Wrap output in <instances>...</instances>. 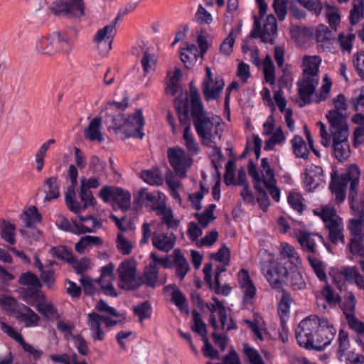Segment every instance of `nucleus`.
I'll use <instances>...</instances> for the list:
<instances>
[{
	"instance_id": "1",
	"label": "nucleus",
	"mask_w": 364,
	"mask_h": 364,
	"mask_svg": "<svg viewBox=\"0 0 364 364\" xmlns=\"http://www.w3.org/2000/svg\"><path fill=\"white\" fill-rule=\"evenodd\" d=\"M321 60L318 55H305L301 65L302 73L301 79L297 82L298 98L297 105L303 107L311 104L315 97V90L319 82V65Z\"/></svg>"
},
{
	"instance_id": "2",
	"label": "nucleus",
	"mask_w": 364,
	"mask_h": 364,
	"mask_svg": "<svg viewBox=\"0 0 364 364\" xmlns=\"http://www.w3.org/2000/svg\"><path fill=\"white\" fill-rule=\"evenodd\" d=\"M193 124L204 146L216 147L221 139L224 124L219 116L208 113L205 109L191 114Z\"/></svg>"
},
{
	"instance_id": "3",
	"label": "nucleus",
	"mask_w": 364,
	"mask_h": 364,
	"mask_svg": "<svg viewBox=\"0 0 364 364\" xmlns=\"http://www.w3.org/2000/svg\"><path fill=\"white\" fill-rule=\"evenodd\" d=\"M114 264L109 263L101 269V275L93 279L87 275H82L80 279L84 292L87 296L100 294L102 291L106 296L117 297V293L113 285L114 279Z\"/></svg>"
},
{
	"instance_id": "4",
	"label": "nucleus",
	"mask_w": 364,
	"mask_h": 364,
	"mask_svg": "<svg viewBox=\"0 0 364 364\" xmlns=\"http://www.w3.org/2000/svg\"><path fill=\"white\" fill-rule=\"evenodd\" d=\"M35 48L41 55L53 56L60 53H70L73 48V41L66 32L57 31L38 38Z\"/></svg>"
},
{
	"instance_id": "5",
	"label": "nucleus",
	"mask_w": 364,
	"mask_h": 364,
	"mask_svg": "<svg viewBox=\"0 0 364 364\" xmlns=\"http://www.w3.org/2000/svg\"><path fill=\"white\" fill-rule=\"evenodd\" d=\"M360 171L356 165H352L348 171L337 178H332L330 184L331 192L335 195L336 201L340 204L346 197V189L349 185L348 201L354 199L357 194V187L359 183Z\"/></svg>"
},
{
	"instance_id": "6",
	"label": "nucleus",
	"mask_w": 364,
	"mask_h": 364,
	"mask_svg": "<svg viewBox=\"0 0 364 364\" xmlns=\"http://www.w3.org/2000/svg\"><path fill=\"white\" fill-rule=\"evenodd\" d=\"M144 124V120L141 109H136L135 112L127 117L124 114H118L112 119V128L116 134H123L125 138L138 137L142 139L144 134L141 132Z\"/></svg>"
},
{
	"instance_id": "7",
	"label": "nucleus",
	"mask_w": 364,
	"mask_h": 364,
	"mask_svg": "<svg viewBox=\"0 0 364 364\" xmlns=\"http://www.w3.org/2000/svg\"><path fill=\"white\" fill-rule=\"evenodd\" d=\"M314 213L324 222L325 227L328 231L329 240L334 245L339 242L344 245L346 241L343 220L337 215L334 208L326 205L314 210Z\"/></svg>"
},
{
	"instance_id": "8",
	"label": "nucleus",
	"mask_w": 364,
	"mask_h": 364,
	"mask_svg": "<svg viewBox=\"0 0 364 364\" xmlns=\"http://www.w3.org/2000/svg\"><path fill=\"white\" fill-rule=\"evenodd\" d=\"M320 321L321 318L318 316L311 315L297 325V343L300 346L308 350L312 348L313 340L319 327Z\"/></svg>"
},
{
	"instance_id": "9",
	"label": "nucleus",
	"mask_w": 364,
	"mask_h": 364,
	"mask_svg": "<svg viewBox=\"0 0 364 364\" xmlns=\"http://www.w3.org/2000/svg\"><path fill=\"white\" fill-rule=\"evenodd\" d=\"M347 229L350 234L348 247L353 255L364 257V219L348 220Z\"/></svg>"
},
{
	"instance_id": "10",
	"label": "nucleus",
	"mask_w": 364,
	"mask_h": 364,
	"mask_svg": "<svg viewBox=\"0 0 364 364\" xmlns=\"http://www.w3.org/2000/svg\"><path fill=\"white\" fill-rule=\"evenodd\" d=\"M277 23L275 17L268 15L264 22L262 28L259 20L254 16V26L250 33L252 38H260L264 43L274 44L277 36Z\"/></svg>"
},
{
	"instance_id": "11",
	"label": "nucleus",
	"mask_w": 364,
	"mask_h": 364,
	"mask_svg": "<svg viewBox=\"0 0 364 364\" xmlns=\"http://www.w3.org/2000/svg\"><path fill=\"white\" fill-rule=\"evenodd\" d=\"M119 279V287L127 291H133L140 287L139 277L136 275V264L134 261L126 259L117 268Z\"/></svg>"
},
{
	"instance_id": "12",
	"label": "nucleus",
	"mask_w": 364,
	"mask_h": 364,
	"mask_svg": "<svg viewBox=\"0 0 364 364\" xmlns=\"http://www.w3.org/2000/svg\"><path fill=\"white\" fill-rule=\"evenodd\" d=\"M50 10L57 16L80 18L85 15V4L83 0H56Z\"/></svg>"
},
{
	"instance_id": "13",
	"label": "nucleus",
	"mask_w": 364,
	"mask_h": 364,
	"mask_svg": "<svg viewBox=\"0 0 364 364\" xmlns=\"http://www.w3.org/2000/svg\"><path fill=\"white\" fill-rule=\"evenodd\" d=\"M119 317H122V319H114L110 317H107L103 315H100L96 312H92L87 315V324L90 330V336L92 339L96 341H102L105 337V333L101 328L102 322L105 323L107 327H112L119 323H122L125 320L124 315H120Z\"/></svg>"
},
{
	"instance_id": "14",
	"label": "nucleus",
	"mask_w": 364,
	"mask_h": 364,
	"mask_svg": "<svg viewBox=\"0 0 364 364\" xmlns=\"http://www.w3.org/2000/svg\"><path fill=\"white\" fill-rule=\"evenodd\" d=\"M330 131L332 136L331 145L333 148L336 158L340 161L347 159L350 154L348 140L349 135L348 127H330Z\"/></svg>"
},
{
	"instance_id": "15",
	"label": "nucleus",
	"mask_w": 364,
	"mask_h": 364,
	"mask_svg": "<svg viewBox=\"0 0 364 364\" xmlns=\"http://www.w3.org/2000/svg\"><path fill=\"white\" fill-rule=\"evenodd\" d=\"M167 157L176 176L185 178L187 170L192 164V159L189 154L183 148L175 146L168 149Z\"/></svg>"
},
{
	"instance_id": "16",
	"label": "nucleus",
	"mask_w": 364,
	"mask_h": 364,
	"mask_svg": "<svg viewBox=\"0 0 364 364\" xmlns=\"http://www.w3.org/2000/svg\"><path fill=\"white\" fill-rule=\"evenodd\" d=\"M105 177L99 175H93L90 178L81 177L80 186L78 191V195L82 203H84V208L94 205L96 203L95 198L93 196L90 189L99 188Z\"/></svg>"
},
{
	"instance_id": "17",
	"label": "nucleus",
	"mask_w": 364,
	"mask_h": 364,
	"mask_svg": "<svg viewBox=\"0 0 364 364\" xmlns=\"http://www.w3.org/2000/svg\"><path fill=\"white\" fill-rule=\"evenodd\" d=\"M336 333V330L334 326L326 318H321L311 350H323L334 339Z\"/></svg>"
},
{
	"instance_id": "18",
	"label": "nucleus",
	"mask_w": 364,
	"mask_h": 364,
	"mask_svg": "<svg viewBox=\"0 0 364 364\" xmlns=\"http://www.w3.org/2000/svg\"><path fill=\"white\" fill-rule=\"evenodd\" d=\"M288 266L276 262L263 264L262 272L273 288H280L288 274Z\"/></svg>"
},
{
	"instance_id": "19",
	"label": "nucleus",
	"mask_w": 364,
	"mask_h": 364,
	"mask_svg": "<svg viewBox=\"0 0 364 364\" xmlns=\"http://www.w3.org/2000/svg\"><path fill=\"white\" fill-rule=\"evenodd\" d=\"M206 77L203 82V94L206 101L218 100L220 96V92L225 86L223 79L217 76L213 77V73L209 67H206Z\"/></svg>"
},
{
	"instance_id": "20",
	"label": "nucleus",
	"mask_w": 364,
	"mask_h": 364,
	"mask_svg": "<svg viewBox=\"0 0 364 364\" xmlns=\"http://www.w3.org/2000/svg\"><path fill=\"white\" fill-rule=\"evenodd\" d=\"M176 240L173 232H164V224H158L154 230L152 237V245L158 250L168 252L173 249Z\"/></svg>"
},
{
	"instance_id": "21",
	"label": "nucleus",
	"mask_w": 364,
	"mask_h": 364,
	"mask_svg": "<svg viewBox=\"0 0 364 364\" xmlns=\"http://www.w3.org/2000/svg\"><path fill=\"white\" fill-rule=\"evenodd\" d=\"M333 105L334 109L329 111L326 114L330 127H348L346 117L343 113L347 108L345 96L343 94H339L333 99Z\"/></svg>"
},
{
	"instance_id": "22",
	"label": "nucleus",
	"mask_w": 364,
	"mask_h": 364,
	"mask_svg": "<svg viewBox=\"0 0 364 364\" xmlns=\"http://www.w3.org/2000/svg\"><path fill=\"white\" fill-rule=\"evenodd\" d=\"M323 171L321 166L311 165L306 168L302 183L306 191H312L325 182Z\"/></svg>"
},
{
	"instance_id": "23",
	"label": "nucleus",
	"mask_w": 364,
	"mask_h": 364,
	"mask_svg": "<svg viewBox=\"0 0 364 364\" xmlns=\"http://www.w3.org/2000/svg\"><path fill=\"white\" fill-rule=\"evenodd\" d=\"M114 33L115 24L112 22L97 31L94 42L97 44V48L102 54L111 50Z\"/></svg>"
},
{
	"instance_id": "24",
	"label": "nucleus",
	"mask_w": 364,
	"mask_h": 364,
	"mask_svg": "<svg viewBox=\"0 0 364 364\" xmlns=\"http://www.w3.org/2000/svg\"><path fill=\"white\" fill-rule=\"evenodd\" d=\"M298 242H299L304 251L314 255L316 254L317 252L316 249V242H325L323 236L306 230L300 232V235L298 238Z\"/></svg>"
},
{
	"instance_id": "25",
	"label": "nucleus",
	"mask_w": 364,
	"mask_h": 364,
	"mask_svg": "<svg viewBox=\"0 0 364 364\" xmlns=\"http://www.w3.org/2000/svg\"><path fill=\"white\" fill-rule=\"evenodd\" d=\"M102 119L100 117L93 118L89 123L88 127L85 130V134L87 139L91 141H97L101 143L104 141V137L101 132Z\"/></svg>"
},
{
	"instance_id": "26",
	"label": "nucleus",
	"mask_w": 364,
	"mask_h": 364,
	"mask_svg": "<svg viewBox=\"0 0 364 364\" xmlns=\"http://www.w3.org/2000/svg\"><path fill=\"white\" fill-rule=\"evenodd\" d=\"M156 210L157 214L161 215V222L159 224H164V229L166 227L171 232L178 228L180 225V220L174 218L173 212L167 209L165 205H159Z\"/></svg>"
},
{
	"instance_id": "27",
	"label": "nucleus",
	"mask_w": 364,
	"mask_h": 364,
	"mask_svg": "<svg viewBox=\"0 0 364 364\" xmlns=\"http://www.w3.org/2000/svg\"><path fill=\"white\" fill-rule=\"evenodd\" d=\"M200 56L198 47L193 44H188L181 52V59L185 67L191 69Z\"/></svg>"
},
{
	"instance_id": "28",
	"label": "nucleus",
	"mask_w": 364,
	"mask_h": 364,
	"mask_svg": "<svg viewBox=\"0 0 364 364\" xmlns=\"http://www.w3.org/2000/svg\"><path fill=\"white\" fill-rule=\"evenodd\" d=\"M103 243V240L98 236L87 235L82 237L75 244V249L79 254H85L93 246H100Z\"/></svg>"
},
{
	"instance_id": "29",
	"label": "nucleus",
	"mask_w": 364,
	"mask_h": 364,
	"mask_svg": "<svg viewBox=\"0 0 364 364\" xmlns=\"http://www.w3.org/2000/svg\"><path fill=\"white\" fill-rule=\"evenodd\" d=\"M17 318L21 321L24 322L26 327L36 326L38 324L39 316L28 306L23 305L16 312Z\"/></svg>"
},
{
	"instance_id": "30",
	"label": "nucleus",
	"mask_w": 364,
	"mask_h": 364,
	"mask_svg": "<svg viewBox=\"0 0 364 364\" xmlns=\"http://www.w3.org/2000/svg\"><path fill=\"white\" fill-rule=\"evenodd\" d=\"M165 290L172 289L171 301L181 311L186 314L189 313L188 306L186 304V298L183 292L175 284H170L164 288Z\"/></svg>"
},
{
	"instance_id": "31",
	"label": "nucleus",
	"mask_w": 364,
	"mask_h": 364,
	"mask_svg": "<svg viewBox=\"0 0 364 364\" xmlns=\"http://www.w3.org/2000/svg\"><path fill=\"white\" fill-rule=\"evenodd\" d=\"M173 257L176 274L182 280L190 269L189 264L178 249L174 250Z\"/></svg>"
},
{
	"instance_id": "32",
	"label": "nucleus",
	"mask_w": 364,
	"mask_h": 364,
	"mask_svg": "<svg viewBox=\"0 0 364 364\" xmlns=\"http://www.w3.org/2000/svg\"><path fill=\"white\" fill-rule=\"evenodd\" d=\"M140 287L143 284L155 288L158 282V269L156 264L150 263L142 276L139 277Z\"/></svg>"
},
{
	"instance_id": "33",
	"label": "nucleus",
	"mask_w": 364,
	"mask_h": 364,
	"mask_svg": "<svg viewBox=\"0 0 364 364\" xmlns=\"http://www.w3.org/2000/svg\"><path fill=\"white\" fill-rule=\"evenodd\" d=\"M24 227L31 228L41 222V215L35 206H31L24 210L20 216Z\"/></svg>"
},
{
	"instance_id": "34",
	"label": "nucleus",
	"mask_w": 364,
	"mask_h": 364,
	"mask_svg": "<svg viewBox=\"0 0 364 364\" xmlns=\"http://www.w3.org/2000/svg\"><path fill=\"white\" fill-rule=\"evenodd\" d=\"M36 307L37 311L48 318H53L57 315V311L51 303L46 301V297L44 294H41L37 298Z\"/></svg>"
},
{
	"instance_id": "35",
	"label": "nucleus",
	"mask_w": 364,
	"mask_h": 364,
	"mask_svg": "<svg viewBox=\"0 0 364 364\" xmlns=\"http://www.w3.org/2000/svg\"><path fill=\"white\" fill-rule=\"evenodd\" d=\"M65 203L68 209L75 214L80 213L81 211L85 210L87 208H84V203L81 205L76 200V193L73 187H68V191L65 193Z\"/></svg>"
},
{
	"instance_id": "36",
	"label": "nucleus",
	"mask_w": 364,
	"mask_h": 364,
	"mask_svg": "<svg viewBox=\"0 0 364 364\" xmlns=\"http://www.w3.org/2000/svg\"><path fill=\"white\" fill-rule=\"evenodd\" d=\"M113 203L118 205L122 210L127 211L131 207L130 193L122 188L117 187Z\"/></svg>"
},
{
	"instance_id": "37",
	"label": "nucleus",
	"mask_w": 364,
	"mask_h": 364,
	"mask_svg": "<svg viewBox=\"0 0 364 364\" xmlns=\"http://www.w3.org/2000/svg\"><path fill=\"white\" fill-rule=\"evenodd\" d=\"M216 208V205L210 204L205 208L202 213H196L193 215L198 220L199 224L203 228H207L208 225L215 220L213 211Z\"/></svg>"
},
{
	"instance_id": "38",
	"label": "nucleus",
	"mask_w": 364,
	"mask_h": 364,
	"mask_svg": "<svg viewBox=\"0 0 364 364\" xmlns=\"http://www.w3.org/2000/svg\"><path fill=\"white\" fill-rule=\"evenodd\" d=\"M338 341L339 346L336 351V356L340 361H343V358H347L346 352L350 347L348 333L343 329L340 330Z\"/></svg>"
},
{
	"instance_id": "39",
	"label": "nucleus",
	"mask_w": 364,
	"mask_h": 364,
	"mask_svg": "<svg viewBox=\"0 0 364 364\" xmlns=\"http://www.w3.org/2000/svg\"><path fill=\"white\" fill-rule=\"evenodd\" d=\"M39 289H40L35 287H22L19 289L18 292L21 298L26 304L34 306L38 301L37 298L41 295L38 294Z\"/></svg>"
},
{
	"instance_id": "40",
	"label": "nucleus",
	"mask_w": 364,
	"mask_h": 364,
	"mask_svg": "<svg viewBox=\"0 0 364 364\" xmlns=\"http://www.w3.org/2000/svg\"><path fill=\"white\" fill-rule=\"evenodd\" d=\"M183 138L188 151L192 154H198L199 146L196 142V139L191 131L190 124H188L183 129Z\"/></svg>"
},
{
	"instance_id": "41",
	"label": "nucleus",
	"mask_w": 364,
	"mask_h": 364,
	"mask_svg": "<svg viewBox=\"0 0 364 364\" xmlns=\"http://www.w3.org/2000/svg\"><path fill=\"white\" fill-rule=\"evenodd\" d=\"M192 318L193 321V325L191 326L192 331L199 334L203 338H205L208 333L207 327L200 314L196 310H193Z\"/></svg>"
},
{
	"instance_id": "42",
	"label": "nucleus",
	"mask_w": 364,
	"mask_h": 364,
	"mask_svg": "<svg viewBox=\"0 0 364 364\" xmlns=\"http://www.w3.org/2000/svg\"><path fill=\"white\" fill-rule=\"evenodd\" d=\"M15 225L5 220H0V235L6 242L15 243Z\"/></svg>"
},
{
	"instance_id": "43",
	"label": "nucleus",
	"mask_w": 364,
	"mask_h": 364,
	"mask_svg": "<svg viewBox=\"0 0 364 364\" xmlns=\"http://www.w3.org/2000/svg\"><path fill=\"white\" fill-rule=\"evenodd\" d=\"M141 178L150 185L159 186L163 183V178L159 168L144 171L141 173Z\"/></svg>"
},
{
	"instance_id": "44",
	"label": "nucleus",
	"mask_w": 364,
	"mask_h": 364,
	"mask_svg": "<svg viewBox=\"0 0 364 364\" xmlns=\"http://www.w3.org/2000/svg\"><path fill=\"white\" fill-rule=\"evenodd\" d=\"M55 140L50 139L44 142L36 151L35 155V159L36 163V169L38 171H41L44 166V157L46 156V153L49 149L50 146L55 144Z\"/></svg>"
},
{
	"instance_id": "45",
	"label": "nucleus",
	"mask_w": 364,
	"mask_h": 364,
	"mask_svg": "<svg viewBox=\"0 0 364 364\" xmlns=\"http://www.w3.org/2000/svg\"><path fill=\"white\" fill-rule=\"evenodd\" d=\"M89 171L93 175L106 176V163L97 156H92L89 160Z\"/></svg>"
},
{
	"instance_id": "46",
	"label": "nucleus",
	"mask_w": 364,
	"mask_h": 364,
	"mask_svg": "<svg viewBox=\"0 0 364 364\" xmlns=\"http://www.w3.org/2000/svg\"><path fill=\"white\" fill-rule=\"evenodd\" d=\"M46 184L48 186V190L46 191L45 201H50L53 199L58 198L60 196L58 178L53 176L50 177L46 179Z\"/></svg>"
},
{
	"instance_id": "47",
	"label": "nucleus",
	"mask_w": 364,
	"mask_h": 364,
	"mask_svg": "<svg viewBox=\"0 0 364 364\" xmlns=\"http://www.w3.org/2000/svg\"><path fill=\"white\" fill-rule=\"evenodd\" d=\"M181 76V70L178 68L175 69L173 73L171 75L168 73V81L167 82L166 92L171 95H175L181 90L179 80Z\"/></svg>"
},
{
	"instance_id": "48",
	"label": "nucleus",
	"mask_w": 364,
	"mask_h": 364,
	"mask_svg": "<svg viewBox=\"0 0 364 364\" xmlns=\"http://www.w3.org/2000/svg\"><path fill=\"white\" fill-rule=\"evenodd\" d=\"M364 18V0H354L353 9L350 11L349 18L352 25Z\"/></svg>"
},
{
	"instance_id": "49",
	"label": "nucleus",
	"mask_w": 364,
	"mask_h": 364,
	"mask_svg": "<svg viewBox=\"0 0 364 364\" xmlns=\"http://www.w3.org/2000/svg\"><path fill=\"white\" fill-rule=\"evenodd\" d=\"M333 38L332 31L327 26L324 24L318 26L316 31V39L318 43L328 44Z\"/></svg>"
},
{
	"instance_id": "50",
	"label": "nucleus",
	"mask_w": 364,
	"mask_h": 364,
	"mask_svg": "<svg viewBox=\"0 0 364 364\" xmlns=\"http://www.w3.org/2000/svg\"><path fill=\"white\" fill-rule=\"evenodd\" d=\"M356 299L352 291L348 292L346 297L341 304L346 318L349 316H354V311L355 308Z\"/></svg>"
},
{
	"instance_id": "51",
	"label": "nucleus",
	"mask_w": 364,
	"mask_h": 364,
	"mask_svg": "<svg viewBox=\"0 0 364 364\" xmlns=\"http://www.w3.org/2000/svg\"><path fill=\"white\" fill-rule=\"evenodd\" d=\"M19 283L28 287H35L41 289L42 287L41 282L36 274L27 272L21 274L19 277Z\"/></svg>"
},
{
	"instance_id": "52",
	"label": "nucleus",
	"mask_w": 364,
	"mask_h": 364,
	"mask_svg": "<svg viewBox=\"0 0 364 364\" xmlns=\"http://www.w3.org/2000/svg\"><path fill=\"white\" fill-rule=\"evenodd\" d=\"M50 253L54 257L64 260L69 263L73 259V252L71 249L65 246L54 247L50 250Z\"/></svg>"
},
{
	"instance_id": "53",
	"label": "nucleus",
	"mask_w": 364,
	"mask_h": 364,
	"mask_svg": "<svg viewBox=\"0 0 364 364\" xmlns=\"http://www.w3.org/2000/svg\"><path fill=\"white\" fill-rule=\"evenodd\" d=\"M332 85V82L329 80L327 76L323 77V84L322 85L319 93L317 94L315 92V97H313L311 103L316 102L319 103L326 100L330 92Z\"/></svg>"
},
{
	"instance_id": "54",
	"label": "nucleus",
	"mask_w": 364,
	"mask_h": 364,
	"mask_svg": "<svg viewBox=\"0 0 364 364\" xmlns=\"http://www.w3.org/2000/svg\"><path fill=\"white\" fill-rule=\"evenodd\" d=\"M295 255V249L292 245H289L288 243H282V250L280 251V255L282 259H287L289 262V269L290 270L294 269V259Z\"/></svg>"
},
{
	"instance_id": "55",
	"label": "nucleus",
	"mask_w": 364,
	"mask_h": 364,
	"mask_svg": "<svg viewBox=\"0 0 364 364\" xmlns=\"http://www.w3.org/2000/svg\"><path fill=\"white\" fill-rule=\"evenodd\" d=\"M308 260L318 278L321 281L325 282L327 277L323 267V263L316 257L311 255L308 256Z\"/></svg>"
},
{
	"instance_id": "56",
	"label": "nucleus",
	"mask_w": 364,
	"mask_h": 364,
	"mask_svg": "<svg viewBox=\"0 0 364 364\" xmlns=\"http://www.w3.org/2000/svg\"><path fill=\"white\" fill-rule=\"evenodd\" d=\"M326 8L328 11L326 16L330 27L331 29L336 30L341 22V16L334 6L326 4Z\"/></svg>"
},
{
	"instance_id": "57",
	"label": "nucleus",
	"mask_w": 364,
	"mask_h": 364,
	"mask_svg": "<svg viewBox=\"0 0 364 364\" xmlns=\"http://www.w3.org/2000/svg\"><path fill=\"white\" fill-rule=\"evenodd\" d=\"M350 103L356 112L364 110V87L354 92Z\"/></svg>"
},
{
	"instance_id": "58",
	"label": "nucleus",
	"mask_w": 364,
	"mask_h": 364,
	"mask_svg": "<svg viewBox=\"0 0 364 364\" xmlns=\"http://www.w3.org/2000/svg\"><path fill=\"white\" fill-rule=\"evenodd\" d=\"M0 328L6 333L9 336L12 338L18 343H19L22 348L25 346V342L22 335L18 333L14 328L6 323L5 322H0Z\"/></svg>"
},
{
	"instance_id": "59",
	"label": "nucleus",
	"mask_w": 364,
	"mask_h": 364,
	"mask_svg": "<svg viewBox=\"0 0 364 364\" xmlns=\"http://www.w3.org/2000/svg\"><path fill=\"white\" fill-rule=\"evenodd\" d=\"M134 314L139 318V321L142 322L144 319L148 318L151 314V305L148 301H144L137 305L134 309Z\"/></svg>"
},
{
	"instance_id": "60",
	"label": "nucleus",
	"mask_w": 364,
	"mask_h": 364,
	"mask_svg": "<svg viewBox=\"0 0 364 364\" xmlns=\"http://www.w3.org/2000/svg\"><path fill=\"white\" fill-rule=\"evenodd\" d=\"M69 264L73 265V269L77 274H80L82 276L84 275L83 273L90 268V262L87 257H83L81 259L77 260L75 259L73 256L72 262H70Z\"/></svg>"
},
{
	"instance_id": "61",
	"label": "nucleus",
	"mask_w": 364,
	"mask_h": 364,
	"mask_svg": "<svg viewBox=\"0 0 364 364\" xmlns=\"http://www.w3.org/2000/svg\"><path fill=\"white\" fill-rule=\"evenodd\" d=\"M117 191V187L114 186H105L102 188L100 191L98 193V196L105 202H114V196L116 195V191Z\"/></svg>"
},
{
	"instance_id": "62",
	"label": "nucleus",
	"mask_w": 364,
	"mask_h": 364,
	"mask_svg": "<svg viewBox=\"0 0 364 364\" xmlns=\"http://www.w3.org/2000/svg\"><path fill=\"white\" fill-rule=\"evenodd\" d=\"M117 247L119 251L124 255L130 254L133 247L132 243L122 233H119L117 237Z\"/></svg>"
},
{
	"instance_id": "63",
	"label": "nucleus",
	"mask_w": 364,
	"mask_h": 364,
	"mask_svg": "<svg viewBox=\"0 0 364 364\" xmlns=\"http://www.w3.org/2000/svg\"><path fill=\"white\" fill-rule=\"evenodd\" d=\"M191 114L205 110L196 88L193 89L192 87H191Z\"/></svg>"
},
{
	"instance_id": "64",
	"label": "nucleus",
	"mask_w": 364,
	"mask_h": 364,
	"mask_svg": "<svg viewBox=\"0 0 364 364\" xmlns=\"http://www.w3.org/2000/svg\"><path fill=\"white\" fill-rule=\"evenodd\" d=\"M353 215L355 219H364V201H355V198L349 202Z\"/></svg>"
}]
</instances>
